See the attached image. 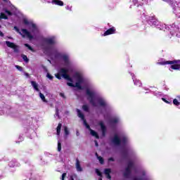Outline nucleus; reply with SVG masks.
I'll return each mask as SVG.
<instances>
[{
    "label": "nucleus",
    "mask_w": 180,
    "mask_h": 180,
    "mask_svg": "<svg viewBox=\"0 0 180 180\" xmlns=\"http://www.w3.org/2000/svg\"><path fill=\"white\" fill-rule=\"evenodd\" d=\"M55 77H56L58 79H61V77H63V78H64L65 79L70 81V82L67 83V85H68V86H72V88H77L78 89H82V86L81 85H82V84H86L88 82V79H86V78H85L84 75L80 73H76L74 75V78L75 79H76V83L75 84H72V79L71 78V77H70V75H68V68L65 69L64 68H61L60 69H59L58 73L55 75Z\"/></svg>",
    "instance_id": "nucleus-1"
},
{
    "label": "nucleus",
    "mask_w": 180,
    "mask_h": 180,
    "mask_svg": "<svg viewBox=\"0 0 180 180\" xmlns=\"http://www.w3.org/2000/svg\"><path fill=\"white\" fill-rule=\"evenodd\" d=\"M145 19L150 26H157V28L160 30H163L164 32L169 31L172 36H175L176 34V37H180V27L176 23L172 24L170 27L165 24L160 25H158V20L153 15H146Z\"/></svg>",
    "instance_id": "nucleus-2"
},
{
    "label": "nucleus",
    "mask_w": 180,
    "mask_h": 180,
    "mask_svg": "<svg viewBox=\"0 0 180 180\" xmlns=\"http://www.w3.org/2000/svg\"><path fill=\"white\" fill-rule=\"evenodd\" d=\"M86 95L87 96V99L89 100V103L96 108L97 106H101L103 108L105 112L108 110H112V106L106 99L101 96H95V91L89 90L87 89L86 90Z\"/></svg>",
    "instance_id": "nucleus-3"
},
{
    "label": "nucleus",
    "mask_w": 180,
    "mask_h": 180,
    "mask_svg": "<svg viewBox=\"0 0 180 180\" xmlns=\"http://www.w3.org/2000/svg\"><path fill=\"white\" fill-rule=\"evenodd\" d=\"M49 56L52 60H62L66 68L71 67V60H70L68 53H61L56 49H52L49 51Z\"/></svg>",
    "instance_id": "nucleus-4"
},
{
    "label": "nucleus",
    "mask_w": 180,
    "mask_h": 180,
    "mask_svg": "<svg viewBox=\"0 0 180 180\" xmlns=\"http://www.w3.org/2000/svg\"><path fill=\"white\" fill-rule=\"evenodd\" d=\"M30 29L32 30V33H33L34 35H32L29 31L26 29H22L21 30L22 32L19 30V28L18 27L15 26L14 30L17 31L18 33H20L22 37H27L30 40H33L34 39H36V36L39 34V29L36 26V24L31 23L30 24Z\"/></svg>",
    "instance_id": "nucleus-5"
},
{
    "label": "nucleus",
    "mask_w": 180,
    "mask_h": 180,
    "mask_svg": "<svg viewBox=\"0 0 180 180\" xmlns=\"http://www.w3.org/2000/svg\"><path fill=\"white\" fill-rule=\"evenodd\" d=\"M111 141L114 146H124L129 143V137L124 134H121L120 136L115 134L111 139Z\"/></svg>",
    "instance_id": "nucleus-6"
},
{
    "label": "nucleus",
    "mask_w": 180,
    "mask_h": 180,
    "mask_svg": "<svg viewBox=\"0 0 180 180\" xmlns=\"http://www.w3.org/2000/svg\"><path fill=\"white\" fill-rule=\"evenodd\" d=\"M131 171H136V166L134 165V162L129 160L127 162V166L123 172V176L126 179H130L131 176Z\"/></svg>",
    "instance_id": "nucleus-7"
},
{
    "label": "nucleus",
    "mask_w": 180,
    "mask_h": 180,
    "mask_svg": "<svg viewBox=\"0 0 180 180\" xmlns=\"http://www.w3.org/2000/svg\"><path fill=\"white\" fill-rule=\"evenodd\" d=\"M158 64L160 65H167L169 64L171 65L169 71H172V70H180V60H164L158 63Z\"/></svg>",
    "instance_id": "nucleus-8"
},
{
    "label": "nucleus",
    "mask_w": 180,
    "mask_h": 180,
    "mask_svg": "<svg viewBox=\"0 0 180 180\" xmlns=\"http://www.w3.org/2000/svg\"><path fill=\"white\" fill-rule=\"evenodd\" d=\"M76 112H77L78 117H79L83 121V124L86 127V128H87L89 130V131H91V130L92 129H91V127L89 126V124L86 123V120H85V116L81 112V110L77 109Z\"/></svg>",
    "instance_id": "nucleus-9"
},
{
    "label": "nucleus",
    "mask_w": 180,
    "mask_h": 180,
    "mask_svg": "<svg viewBox=\"0 0 180 180\" xmlns=\"http://www.w3.org/2000/svg\"><path fill=\"white\" fill-rule=\"evenodd\" d=\"M98 126H100V127H101L102 136L105 137L106 136V132L108 131V129L106 128V126L103 123V121H99Z\"/></svg>",
    "instance_id": "nucleus-10"
},
{
    "label": "nucleus",
    "mask_w": 180,
    "mask_h": 180,
    "mask_svg": "<svg viewBox=\"0 0 180 180\" xmlns=\"http://www.w3.org/2000/svg\"><path fill=\"white\" fill-rule=\"evenodd\" d=\"M6 44L7 46V47L13 49L14 53H19V49H18V46H16V44H14L13 42H11L9 41H6Z\"/></svg>",
    "instance_id": "nucleus-11"
},
{
    "label": "nucleus",
    "mask_w": 180,
    "mask_h": 180,
    "mask_svg": "<svg viewBox=\"0 0 180 180\" xmlns=\"http://www.w3.org/2000/svg\"><path fill=\"white\" fill-rule=\"evenodd\" d=\"M132 180H149V179H148V176H147L146 172L143 171L141 176H139V177L134 176L132 178Z\"/></svg>",
    "instance_id": "nucleus-12"
},
{
    "label": "nucleus",
    "mask_w": 180,
    "mask_h": 180,
    "mask_svg": "<svg viewBox=\"0 0 180 180\" xmlns=\"http://www.w3.org/2000/svg\"><path fill=\"white\" fill-rule=\"evenodd\" d=\"M46 43L47 44H56V37H50L45 39Z\"/></svg>",
    "instance_id": "nucleus-13"
},
{
    "label": "nucleus",
    "mask_w": 180,
    "mask_h": 180,
    "mask_svg": "<svg viewBox=\"0 0 180 180\" xmlns=\"http://www.w3.org/2000/svg\"><path fill=\"white\" fill-rule=\"evenodd\" d=\"M75 168L77 172H82L83 171L82 167H81V162L78 159H76Z\"/></svg>",
    "instance_id": "nucleus-14"
},
{
    "label": "nucleus",
    "mask_w": 180,
    "mask_h": 180,
    "mask_svg": "<svg viewBox=\"0 0 180 180\" xmlns=\"http://www.w3.org/2000/svg\"><path fill=\"white\" fill-rule=\"evenodd\" d=\"M131 75L132 77V79L134 81V85H136V86H141V82H140V80L136 79V76L134 75V74L131 73Z\"/></svg>",
    "instance_id": "nucleus-15"
},
{
    "label": "nucleus",
    "mask_w": 180,
    "mask_h": 180,
    "mask_svg": "<svg viewBox=\"0 0 180 180\" xmlns=\"http://www.w3.org/2000/svg\"><path fill=\"white\" fill-rule=\"evenodd\" d=\"M9 167L11 168H13L14 167H20V164L16 161V160H13L8 163Z\"/></svg>",
    "instance_id": "nucleus-16"
},
{
    "label": "nucleus",
    "mask_w": 180,
    "mask_h": 180,
    "mask_svg": "<svg viewBox=\"0 0 180 180\" xmlns=\"http://www.w3.org/2000/svg\"><path fill=\"white\" fill-rule=\"evenodd\" d=\"M115 32H116V29H115V27H111L105 31L103 36H109V34H113Z\"/></svg>",
    "instance_id": "nucleus-17"
},
{
    "label": "nucleus",
    "mask_w": 180,
    "mask_h": 180,
    "mask_svg": "<svg viewBox=\"0 0 180 180\" xmlns=\"http://www.w3.org/2000/svg\"><path fill=\"white\" fill-rule=\"evenodd\" d=\"M32 86H33L34 89L37 91V92H40V89H39V84L34 81H31Z\"/></svg>",
    "instance_id": "nucleus-18"
},
{
    "label": "nucleus",
    "mask_w": 180,
    "mask_h": 180,
    "mask_svg": "<svg viewBox=\"0 0 180 180\" xmlns=\"http://www.w3.org/2000/svg\"><path fill=\"white\" fill-rule=\"evenodd\" d=\"M120 121V118H119V117H114L111 118V120H110V123L111 124H116V123H119Z\"/></svg>",
    "instance_id": "nucleus-19"
},
{
    "label": "nucleus",
    "mask_w": 180,
    "mask_h": 180,
    "mask_svg": "<svg viewBox=\"0 0 180 180\" xmlns=\"http://www.w3.org/2000/svg\"><path fill=\"white\" fill-rule=\"evenodd\" d=\"M52 4L53 5H58L59 6H63L64 2L60 0H52Z\"/></svg>",
    "instance_id": "nucleus-20"
},
{
    "label": "nucleus",
    "mask_w": 180,
    "mask_h": 180,
    "mask_svg": "<svg viewBox=\"0 0 180 180\" xmlns=\"http://www.w3.org/2000/svg\"><path fill=\"white\" fill-rule=\"evenodd\" d=\"M110 172H111L110 169H105L104 170V174H105V176H106V178H108V179H110L112 178L110 176Z\"/></svg>",
    "instance_id": "nucleus-21"
},
{
    "label": "nucleus",
    "mask_w": 180,
    "mask_h": 180,
    "mask_svg": "<svg viewBox=\"0 0 180 180\" xmlns=\"http://www.w3.org/2000/svg\"><path fill=\"white\" fill-rule=\"evenodd\" d=\"M90 134L93 136V137H96V139H99V135L98 134V132L95 131L93 129H90Z\"/></svg>",
    "instance_id": "nucleus-22"
},
{
    "label": "nucleus",
    "mask_w": 180,
    "mask_h": 180,
    "mask_svg": "<svg viewBox=\"0 0 180 180\" xmlns=\"http://www.w3.org/2000/svg\"><path fill=\"white\" fill-rule=\"evenodd\" d=\"M61 124H58L57 128H56V131H57V135L60 136V133H61Z\"/></svg>",
    "instance_id": "nucleus-23"
},
{
    "label": "nucleus",
    "mask_w": 180,
    "mask_h": 180,
    "mask_svg": "<svg viewBox=\"0 0 180 180\" xmlns=\"http://www.w3.org/2000/svg\"><path fill=\"white\" fill-rule=\"evenodd\" d=\"M64 131H65V139H67L68 134H70V131H68V127H64Z\"/></svg>",
    "instance_id": "nucleus-24"
},
{
    "label": "nucleus",
    "mask_w": 180,
    "mask_h": 180,
    "mask_svg": "<svg viewBox=\"0 0 180 180\" xmlns=\"http://www.w3.org/2000/svg\"><path fill=\"white\" fill-rule=\"evenodd\" d=\"M96 155L97 156V159L98 160L100 164L103 165L104 164V160H103V158L98 156V153H96Z\"/></svg>",
    "instance_id": "nucleus-25"
},
{
    "label": "nucleus",
    "mask_w": 180,
    "mask_h": 180,
    "mask_svg": "<svg viewBox=\"0 0 180 180\" xmlns=\"http://www.w3.org/2000/svg\"><path fill=\"white\" fill-rule=\"evenodd\" d=\"M39 97L41 98V101H43V102H45L46 103H47L46 97L44 96V94H41V92H39Z\"/></svg>",
    "instance_id": "nucleus-26"
},
{
    "label": "nucleus",
    "mask_w": 180,
    "mask_h": 180,
    "mask_svg": "<svg viewBox=\"0 0 180 180\" xmlns=\"http://www.w3.org/2000/svg\"><path fill=\"white\" fill-rule=\"evenodd\" d=\"M82 109L84 112H89V106H88V105H84Z\"/></svg>",
    "instance_id": "nucleus-27"
},
{
    "label": "nucleus",
    "mask_w": 180,
    "mask_h": 180,
    "mask_svg": "<svg viewBox=\"0 0 180 180\" xmlns=\"http://www.w3.org/2000/svg\"><path fill=\"white\" fill-rule=\"evenodd\" d=\"M21 57L24 61L26 63H29V58H27V56L26 55H21Z\"/></svg>",
    "instance_id": "nucleus-28"
},
{
    "label": "nucleus",
    "mask_w": 180,
    "mask_h": 180,
    "mask_svg": "<svg viewBox=\"0 0 180 180\" xmlns=\"http://www.w3.org/2000/svg\"><path fill=\"white\" fill-rule=\"evenodd\" d=\"M0 19H5L6 20H8V16H6V15L4 14L3 13H1Z\"/></svg>",
    "instance_id": "nucleus-29"
},
{
    "label": "nucleus",
    "mask_w": 180,
    "mask_h": 180,
    "mask_svg": "<svg viewBox=\"0 0 180 180\" xmlns=\"http://www.w3.org/2000/svg\"><path fill=\"white\" fill-rule=\"evenodd\" d=\"M173 103H174V105H175V106H179V105H180L179 101H178V99H176V98H174L173 100Z\"/></svg>",
    "instance_id": "nucleus-30"
},
{
    "label": "nucleus",
    "mask_w": 180,
    "mask_h": 180,
    "mask_svg": "<svg viewBox=\"0 0 180 180\" xmlns=\"http://www.w3.org/2000/svg\"><path fill=\"white\" fill-rule=\"evenodd\" d=\"M58 151H61V142L58 141Z\"/></svg>",
    "instance_id": "nucleus-31"
},
{
    "label": "nucleus",
    "mask_w": 180,
    "mask_h": 180,
    "mask_svg": "<svg viewBox=\"0 0 180 180\" xmlns=\"http://www.w3.org/2000/svg\"><path fill=\"white\" fill-rule=\"evenodd\" d=\"M25 47H27V49H29V50H30L31 51H33V48H32V46H30V45H29L28 44H25Z\"/></svg>",
    "instance_id": "nucleus-32"
},
{
    "label": "nucleus",
    "mask_w": 180,
    "mask_h": 180,
    "mask_svg": "<svg viewBox=\"0 0 180 180\" xmlns=\"http://www.w3.org/2000/svg\"><path fill=\"white\" fill-rule=\"evenodd\" d=\"M30 180H41L39 176H32L30 179Z\"/></svg>",
    "instance_id": "nucleus-33"
},
{
    "label": "nucleus",
    "mask_w": 180,
    "mask_h": 180,
    "mask_svg": "<svg viewBox=\"0 0 180 180\" xmlns=\"http://www.w3.org/2000/svg\"><path fill=\"white\" fill-rule=\"evenodd\" d=\"M96 173L97 174V175L98 176H102V173L101 172V171H99V169H96Z\"/></svg>",
    "instance_id": "nucleus-34"
},
{
    "label": "nucleus",
    "mask_w": 180,
    "mask_h": 180,
    "mask_svg": "<svg viewBox=\"0 0 180 180\" xmlns=\"http://www.w3.org/2000/svg\"><path fill=\"white\" fill-rule=\"evenodd\" d=\"M55 117H56V116L58 117V119H60V116L58 115V108H56V114H55Z\"/></svg>",
    "instance_id": "nucleus-35"
},
{
    "label": "nucleus",
    "mask_w": 180,
    "mask_h": 180,
    "mask_svg": "<svg viewBox=\"0 0 180 180\" xmlns=\"http://www.w3.org/2000/svg\"><path fill=\"white\" fill-rule=\"evenodd\" d=\"M4 12H5V13H7V15H8V16H12V13H11V11L5 9Z\"/></svg>",
    "instance_id": "nucleus-36"
},
{
    "label": "nucleus",
    "mask_w": 180,
    "mask_h": 180,
    "mask_svg": "<svg viewBox=\"0 0 180 180\" xmlns=\"http://www.w3.org/2000/svg\"><path fill=\"white\" fill-rule=\"evenodd\" d=\"M15 68H17L18 71H23V68L18 65H15Z\"/></svg>",
    "instance_id": "nucleus-37"
},
{
    "label": "nucleus",
    "mask_w": 180,
    "mask_h": 180,
    "mask_svg": "<svg viewBox=\"0 0 180 180\" xmlns=\"http://www.w3.org/2000/svg\"><path fill=\"white\" fill-rule=\"evenodd\" d=\"M162 100L163 101V102H165V103H168L169 105L170 103H172L171 101H168L167 99L164 98H162Z\"/></svg>",
    "instance_id": "nucleus-38"
},
{
    "label": "nucleus",
    "mask_w": 180,
    "mask_h": 180,
    "mask_svg": "<svg viewBox=\"0 0 180 180\" xmlns=\"http://www.w3.org/2000/svg\"><path fill=\"white\" fill-rule=\"evenodd\" d=\"M47 78H49V79H53V76H51V75H50L49 73H47L46 75Z\"/></svg>",
    "instance_id": "nucleus-39"
},
{
    "label": "nucleus",
    "mask_w": 180,
    "mask_h": 180,
    "mask_svg": "<svg viewBox=\"0 0 180 180\" xmlns=\"http://www.w3.org/2000/svg\"><path fill=\"white\" fill-rule=\"evenodd\" d=\"M23 23H25V25H30V23L29 22V20H27L26 19H24Z\"/></svg>",
    "instance_id": "nucleus-40"
},
{
    "label": "nucleus",
    "mask_w": 180,
    "mask_h": 180,
    "mask_svg": "<svg viewBox=\"0 0 180 180\" xmlns=\"http://www.w3.org/2000/svg\"><path fill=\"white\" fill-rule=\"evenodd\" d=\"M65 176H67V173H63L62 174V177L60 178L61 180H64V178H65Z\"/></svg>",
    "instance_id": "nucleus-41"
},
{
    "label": "nucleus",
    "mask_w": 180,
    "mask_h": 180,
    "mask_svg": "<svg viewBox=\"0 0 180 180\" xmlns=\"http://www.w3.org/2000/svg\"><path fill=\"white\" fill-rule=\"evenodd\" d=\"M178 11H179V7H177L176 8V10H174V11L176 15H177V13H179V12Z\"/></svg>",
    "instance_id": "nucleus-42"
},
{
    "label": "nucleus",
    "mask_w": 180,
    "mask_h": 180,
    "mask_svg": "<svg viewBox=\"0 0 180 180\" xmlns=\"http://www.w3.org/2000/svg\"><path fill=\"white\" fill-rule=\"evenodd\" d=\"M42 68H43V70H44V71L45 72H49V70H47V68H46V66L43 65V66H42Z\"/></svg>",
    "instance_id": "nucleus-43"
},
{
    "label": "nucleus",
    "mask_w": 180,
    "mask_h": 180,
    "mask_svg": "<svg viewBox=\"0 0 180 180\" xmlns=\"http://www.w3.org/2000/svg\"><path fill=\"white\" fill-rule=\"evenodd\" d=\"M72 8V6H67L65 7V9H67V11H72V10H71Z\"/></svg>",
    "instance_id": "nucleus-44"
},
{
    "label": "nucleus",
    "mask_w": 180,
    "mask_h": 180,
    "mask_svg": "<svg viewBox=\"0 0 180 180\" xmlns=\"http://www.w3.org/2000/svg\"><path fill=\"white\" fill-rule=\"evenodd\" d=\"M18 140H20L19 141H23V136L20 135Z\"/></svg>",
    "instance_id": "nucleus-45"
},
{
    "label": "nucleus",
    "mask_w": 180,
    "mask_h": 180,
    "mask_svg": "<svg viewBox=\"0 0 180 180\" xmlns=\"http://www.w3.org/2000/svg\"><path fill=\"white\" fill-rule=\"evenodd\" d=\"M60 96H61V98H63L64 99H65V95H64L63 93H60Z\"/></svg>",
    "instance_id": "nucleus-46"
},
{
    "label": "nucleus",
    "mask_w": 180,
    "mask_h": 180,
    "mask_svg": "<svg viewBox=\"0 0 180 180\" xmlns=\"http://www.w3.org/2000/svg\"><path fill=\"white\" fill-rule=\"evenodd\" d=\"M110 161L114 162L115 159L113 158H108V162H110Z\"/></svg>",
    "instance_id": "nucleus-47"
},
{
    "label": "nucleus",
    "mask_w": 180,
    "mask_h": 180,
    "mask_svg": "<svg viewBox=\"0 0 180 180\" xmlns=\"http://www.w3.org/2000/svg\"><path fill=\"white\" fill-rule=\"evenodd\" d=\"M4 2H6V4H11V1H9V0H3Z\"/></svg>",
    "instance_id": "nucleus-48"
},
{
    "label": "nucleus",
    "mask_w": 180,
    "mask_h": 180,
    "mask_svg": "<svg viewBox=\"0 0 180 180\" xmlns=\"http://www.w3.org/2000/svg\"><path fill=\"white\" fill-rule=\"evenodd\" d=\"M95 146L96 147H98L99 144L98 143V141H95Z\"/></svg>",
    "instance_id": "nucleus-49"
},
{
    "label": "nucleus",
    "mask_w": 180,
    "mask_h": 180,
    "mask_svg": "<svg viewBox=\"0 0 180 180\" xmlns=\"http://www.w3.org/2000/svg\"><path fill=\"white\" fill-rule=\"evenodd\" d=\"M133 4H134V5H136L137 4V0H132Z\"/></svg>",
    "instance_id": "nucleus-50"
},
{
    "label": "nucleus",
    "mask_w": 180,
    "mask_h": 180,
    "mask_svg": "<svg viewBox=\"0 0 180 180\" xmlns=\"http://www.w3.org/2000/svg\"><path fill=\"white\" fill-rule=\"evenodd\" d=\"M0 36H1V37H4V32H1V31H0Z\"/></svg>",
    "instance_id": "nucleus-51"
},
{
    "label": "nucleus",
    "mask_w": 180,
    "mask_h": 180,
    "mask_svg": "<svg viewBox=\"0 0 180 180\" xmlns=\"http://www.w3.org/2000/svg\"><path fill=\"white\" fill-rule=\"evenodd\" d=\"M2 160H4V156H2V155L0 154V161H2Z\"/></svg>",
    "instance_id": "nucleus-52"
},
{
    "label": "nucleus",
    "mask_w": 180,
    "mask_h": 180,
    "mask_svg": "<svg viewBox=\"0 0 180 180\" xmlns=\"http://www.w3.org/2000/svg\"><path fill=\"white\" fill-rule=\"evenodd\" d=\"M76 136H79V131H77Z\"/></svg>",
    "instance_id": "nucleus-53"
},
{
    "label": "nucleus",
    "mask_w": 180,
    "mask_h": 180,
    "mask_svg": "<svg viewBox=\"0 0 180 180\" xmlns=\"http://www.w3.org/2000/svg\"><path fill=\"white\" fill-rule=\"evenodd\" d=\"M5 113L3 111H0V115H4Z\"/></svg>",
    "instance_id": "nucleus-54"
},
{
    "label": "nucleus",
    "mask_w": 180,
    "mask_h": 180,
    "mask_svg": "<svg viewBox=\"0 0 180 180\" xmlns=\"http://www.w3.org/2000/svg\"><path fill=\"white\" fill-rule=\"evenodd\" d=\"M41 2H47V0H41Z\"/></svg>",
    "instance_id": "nucleus-55"
},
{
    "label": "nucleus",
    "mask_w": 180,
    "mask_h": 180,
    "mask_svg": "<svg viewBox=\"0 0 180 180\" xmlns=\"http://www.w3.org/2000/svg\"><path fill=\"white\" fill-rule=\"evenodd\" d=\"M177 99H179V101H180V96H177Z\"/></svg>",
    "instance_id": "nucleus-56"
},
{
    "label": "nucleus",
    "mask_w": 180,
    "mask_h": 180,
    "mask_svg": "<svg viewBox=\"0 0 180 180\" xmlns=\"http://www.w3.org/2000/svg\"><path fill=\"white\" fill-rule=\"evenodd\" d=\"M26 76H27V77H29V74L27 73V74H26Z\"/></svg>",
    "instance_id": "nucleus-57"
},
{
    "label": "nucleus",
    "mask_w": 180,
    "mask_h": 180,
    "mask_svg": "<svg viewBox=\"0 0 180 180\" xmlns=\"http://www.w3.org/2000/svg\"><path fill=\"white\" fill-rule=\"evenodd\" d=\"M98 180H102V178H100Z\"/></svg>",
    "instance_id": "nucleus-58"
},
{
    "label": "nucleus",
    "mask_w": 180,
    "mask_h": 180,
    "mask_svg": "<svg viewBox=\"0 0 180 180\" xmlns=\"http://www.w3.org/2000/svg\"><path fill=\"white\" fill-rule=\"evenodd\" d=\"M3 176H0V178L2 177Z\"/></svg>",
    "instance_id": "nucleus-59"
},
{
    "label": "nucleus",
    "mask_w": 180,
    "mask_h": 180,
    "mask_svg": "<svg viewBox=\"0 0 180 180\" xmlns=\"http://www.w3.org/2000/svg\"><path fill=\"white\" fill-rule=\"evenodd\" d=\"M71 180H74V179H71Z\"/></svg>",
    "instance_id": "nucleus-60"
},
{
    "label": "nucleus",
    "mask_w": 180,
    "mask_h": 180,
    "mask_svg": "<svg viewBox=\"0 0 180 180\" xmlns=\"http://www.w3.org/2000/svg\"><path fill=\"white\" fill-rule=\"evenodd\" d=\"M0 27H1V25H0Z\"/></svg>",
    "instance_id": "nucleus-61"
}]
</instances>
